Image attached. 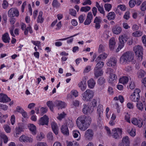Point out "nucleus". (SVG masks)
I'll return each instance as SVG.
<instances>
[{
  "label": "nucleus",
  "mask_w": 146,
  "mask_h": 146,
  "mask_svg": "<svg viewBox=\"0 0 146 146\" xmlns=\"http://www.w3.org/2000/svg\"><path fill=\"white\" fill-rule=\"evenodd\" d=\"M43 13L42 11H40L36 19V22L37 23L42 24L44 20V18L43 16Z\"/></svg>",
  "instance_id": "a211bd4d"
},
{
  "label": "nucleus",
  "mask_w": 146,
  "mask_h": 146,
  "mask_svg": "<svg viewBox=\"0 0 146 146\" xmlns=\"http://www.w3.org/2000/svg\"><path fill=\"white\" fill-rule=\"evenodd\" d=\"M8 15L10 17H18L19 15V12L17 9L13 8L9 11Z\"/></svg>",
  "instance_id": "1a4fd4ad"
},
{
  "label": "nucleus",
  "mask_w": 146,
  "mask_h": 146,
  "mask_svg": "<svg viewBox=\"0 0 146 146\" xmlns=\"http://www.w3.org/2000/svg\"><path fill=\"white\" fill-rule=\"evenodd\" d=\"M49 118L48 117L45 115L39 119L38 124L40 125H47L48 124Z\"/></svg>",
  "instance_id": "f8f14e48"
},
{
  "label": "nucleus",
  "mask_w": 146,
  "mask_h": 146,
  "mask_svg": "<svg viewBox=\"0 0 146 146\" xmlns=\"http://www.w3.org/2000/svg\"><path fill=\"white\" fill-rule=\"evenodd\" d=\"M28 127L32 134L35 135L36 133V126L33 124H30L28 125Z\"/></svg>",
  "instance_id": "bb28decb"
},
{
  "label": "nucleus",
  "mask_w": 146,
  "mask_h": 146,
  "mask_svg": "<svg viewBox=\"0 0 146 146\" xmlns=\"http://www.w3.org/2000/svg\"><path fill=\"white\" fill-rule=\"evenodd\" d=\"M91 8L88 6L82 7L80 9V11L82 12H87L89 11Z\"/></svg>",
  "instance_id": "09e8293b"
},
{
  "label": "nucleus",
  "mask_w": 146,
  "mask_h": 146,
  "mask_svg": "<svg viewBox=\"0 0 146 146\" xmlns=\"http://www.w3.org/2000/svg\"><path fill=\"white\" fill-rule=\"evenodd\" d=\"M127 131L131 136H134L135 135V129L134 128H132L131 129L128 130Z\"/></svg>",
  "instance_id": "79ce46f5"
},
{
  "label": "nucleus",
  "mask_w": 146,
  "mask_h": 146,
  "mask_svg": "<svg viewBox=\"0 0 146 146\" xmlns=\"http://www.w3.org/2000/svg\"><path fill=\"white\" fill-rule=\"evenodd\" d=\"M0 136L1 138L3 139L4 142L5 143H6L8 141V138L7 136L4 133H0Z\"/></svg>",
  "instance_id": "a19ab883"
},
{
  "label": "nucleus",
  "mask_w": 146,
  "mask_h": 146,
  "mask_svg": "<svg viewBox=\"0 0 146 146\" xmlns=\"http://www.w3.org/2000/svg\"><path fill=\"white\" fill-rule=\"evenodd\" d=\"M69 13L71 15L74 17L76 16V11L72 9H69Z\"/></svg>",
  "instance_id": "4d7b16f0"
},
{
  "label": "nucleus",
  "mask_w": 146,
  "mask_h": 146,
  "mask_svg": "<svg viewBox=\"0 0 146 146\" xmlns=\"http://www.w3.org/2000/svg\"><path fill=\"white\" fill-rule=\"evenodd\" d=\"M51 125L53 131L56 135H57L58 133V128L57 125L54 121L51 122Z\"/></svg>",
  "instance_id": "4be33fe9"
},
{
  "label": "nucleus",
  "mask_w": 146,
  "mask_h": 146,
  "mask_svg": "<svg viewBox=\"0 0 146 146\" xmlns=\"http://www.w3.org/2000/svg\"><path fill=\"white\" fill-rule=\"evenodd\" d=\"M71 94L74 96L76 97L78 96V93L76 90H73L71 92Z\"/></svg>",
  "instance_id": "bf43d9fd"
},
{
  "label": "nucleus",
  "mask_w": 146,
  "mask_h": 146,
  "mask_svg": "<svg viewBox=\"0 0 146 146\" xmlns=\"http://www.w3.org/2000/svg\"><path fill=\"white\" fill-rule=\"evenodd\" d=\"M55 104L58 109L64 108L66 105L64 102L59 101H56L55 102Z\"/></svg>",
  "instance_id": "c85d7f7f"
},
{
  "label": "nucleus",
  "mask_w": 146,
  "mask_h": 146,
  "mask_svg": "<svg viewBox=\"0 0 146 146\" xmlns=\"http://www.w3.org/2000/svg\"><path fill=\"white\" fill-rule=\"evenodd\" d=\"M96 6L98 8V11L100 13L103 15L104 16L105 15V12L102 6H100L98 2H96Z\"/></svg>",
  "instance_id": "7c9ffc66"
},
{
  "label": "nucleus",
  "mask_w": 146,
  "mask_h": 146,
  "mask_svg": "<svg viewBox=\"0 0 146 146\" xmlns=\"http://www.w3.org/2000/svg\"><path fill=\"white\" fill-rule=\"evenodd\" d=\"M52 5L54 7L58 8L60 7V4L57 0H54L52 3Z\"/></svg>",
  "instance_id": "49530a36"
},
{
  "label": "nucleus",
  "mask_w": 146,
  "mask_h": 146,
  "mask_svg": "<svg viewBox=\"0 0 146 146\" xmlns=\"http://www.w3.org/2000/svg\"><path fill=\"white\" fill-rule=\"evenodd\" d=\"M104 110L103 106L101 105H99L97 108V112L98 116V119L100 120L101 117L102 115Z\"/></svg>",
  "instance_id": "6ab92c4d"
},
{
  "label": "nucleus",
  "mask_w": 146,
  "mask_h": 146,
  "mask_svg": "<svg viewBox=\"0 0 146 146\" xmlns=\"http://www.w3.org/2000/svg\"><path fill=\"white\" fill-rule=\"evenodd\" d=\"M47 106L49 107L50 110L52 111L53 110V105L52 101H48L46 103Z\"/></svg>",
  "instance_id": "de8ad7c7"
},
{
  "label": "nucleus",
  "mask_w": 146,
  "mask_h": 146,
  "mask_svg": "<svg viewBox=\"0 0 146 146\" xmlns=\"http://www.w3.org/2000/svg\"><path fill=\"white\" fill-rule=\"evenodd\" d=\"M11 100L10 98L5 94L2 93L0 94V102H7L10 101Z\"/></svg>",
  "instance_id": "dca6fc26"
},
{
  "label": "nucleus",
  "mask_w": 146,
  "mask_h": 146,
  "mask_svg": "<svg viewBox=\"0 0 146 146\" xmlns=\"http://www.w3.org/2000/svg\"><path fill=\"white\" fill-rule=\"evenodd\" d=\"M72 135L74 138H78L77 140L78 141L80 138V134L78 130H74L72 131Z\"/></svg>",
  "instance_id": "473e14b6"
},
{
  "label": "nucleus",
  "mask_w": 146,
  "mask_h": 146,
  "mask_svg": "<svg viewBox=\"0 0 146 146\" xmlns=\"http://www.w3.org/2000/svg\"><path fill=\"white\" fill-rule=\"evenodd\" d=\"M146 74L145 71L142 70H139L137 74V76L138 78H141L144 77Z\"/></svg>",
  "instance_id": "72a5a7b5"
},
{
  "label": "nucleus",
  "mask_w": 146,
  "mask_h": 146,
  "mask_svg": "<svg viewBox=\"0 0 146 146\" xmlns=\"http://www.w3.org/2000/svg\"><path fill=\"white\" fill-rule=\"evenodd\" d=\"M122 142L126 145H129L130 141L129 137L127 136L123 137L122 139Z\"/></svg>",
  "instance_id": "4c0bfd02"
},
{
  "label": "nucleus",
  "mask_w": 146,
  "mask_h": 146,
  "mask_svg": "<svg viewBox=\"0 0 146 146\" xmlns=\"http://www.w3.org/2000/svg\"><path fill=\"white\" fill-rule=\"evenodd\" d=\"M97 64L96 65L94 69H100L104 66V63L102 61L99 60L98 61Z\"/></svg>",
  "instance_id": "f704fd0d"
},
{
  "label": "nucleus",
  "mask_w": 146,
  "mask_h": 146,
  "mask_svg": "<svg viewBox=\"0 0 146 146\" xmlns=\"http://www.w3.org/2000/svg\"><path fill=\"white\" fill-rule=\"evenodd\" d=\"M117 62L116 60L114 58H110L108 60L107 63L108 66L113 67L116 65Z\"/></svg>",
  "instance_id": "5701e85b"
},
{
  "label": "nucleus",
  "mask_w": 146,
  "mask_h": 146,
  "mask_svg": "<svg viewBox=\"0 0 146 146\" xmlns=\"http://www.w3.org/2000/svg\"><path fill=\"white\" fill-rule=\"evenodd\" d=\"M94 95V92L93 91L87 89L82 94L81 98L84 102H88L91 101Z\"/></svg>",
  "instance_id": "7ed1b4c3"
},
{
  "label": "nucleus",
  "mask_w": 146,
  "mask_h": 146,
  "mask_svg": "<svg viewBox=\"0 0 146 146\" xmlns=\"http://www.w3.org/2000/svg\"><path fill=\"white\" fill-rule=\"evenodd\" d=\"M3 128L4 129L5 131L7 133H10L11 130V127L7 125H5L3 126Z\"/></svg>",
  "instance_id": "c03bdc74"
},
{
  "label": "nucleus",
  "mask_w": 146,
  "mask_h": 146,
  "mask_svg": "<svg viewBox=\"0 0 146 146\" xmlns=\"http://www.w3.org/2000/svg\"><path fill=\"white\" fill-rule=\"evenodd\" d=\"M115 17V13L113 12H111L109 13L107 16L108 19L110 20L114 19Z\"/></svg>",
  "instance_id": "c9c22d12"
},
{
  "label": "nucleus",
  "mask_w": 146,
  "mask_h": 146,
  "mask_svg": "<svg viewBox=\"0 0 146 146\" xmlns=\"http://www.w3.org/2000/svg\"><path fill=\"white\" fill-rule=\"evenodd\" d=\"M134 54L130 51L127 52L123 53L121 56L120 63L123 64H126L128 62L132 61L134 59Z\"/></svg>",
  "instance_id": "f03ea898"
},
{
  "label": "nucleus",
  "mask_w": 146,
  "mask_h": 146,
  "mask_svg": "<svg viewBox=\"0 0 146 146\" xmlns=\"http://www.w3.org/2000/svg\"><path fill=\"white\" fill-rule=\"evenodd\" d=\"M105 50L104 47L102 44H100L99 46L98 52H101Z\"/></svg>",
  "instance_id": "774afa93"
},
{
  "label": "nucleus",
  "mask_w": 146,
  "mask_h": 146,
  "mask_svg": "<svg viewBox=\"0 0 146 146\" xmlns=\"http://www.w3.org/2000/svg\"><path fill=\"white\" fill-rule=\"evenodd\" d=\"M141 91L140 89L138 88H136L135 89L134 91L133 94L137 96V98L140 97L139 93Z\"/></svg>",
  "instance_id": "603ef678"
},
{
  "label": "nucleus",
  "mask_w": 146,
  "mask_h": 146,
  "mask_svg": "<svg viewBox=\"0 0 146 146\" xmlns=\"http://www.w3.org/2000/svg\"><path fill=\"white\" fill-rule=\"evenodd\" d=\"M133 50L137 57V60L141 61L143 58V47L140 45L135 46L133 48Z\"/></svg>",
  "instance_id": "20e7f679"
},
{
  "label": "nucleus",
  "mask_w": 146,
  "mask_h": 146,
  "mask_svg": "<svg viewBox=\"0 0 146 146\" xmlns=\"http://www.w3.org/2000/svg\"><path fill=\"white\" fill-rule=\"evenodd\" d=\"M136 106L137 108L140 110L142 111L143 108V104L141 102H138L136 103Z\"/></svg>",
  "instance_id": "5fc2aeb1"
},
{
  "label": "nucleus",
  "mask_w": 146,
  "mask_h": 146,
  "mask_svg": "<svg viewBox=\"0 0 146 146\" xmlns=\"http://www.w3.org/2000/svg\"><path fill=\"white\" fill-rule=\"evenodd\" d=\"M91 121V119L90 117L82 115L77 118L76 123L80 129L85 131L89 127Z\"/></svg>",
  "instance_id": "f257e3e1"
},
{
  "label": "nucleus",
  "mask_w": 146,
  "mask_h": 146,
  "mask_svg": "<svg viewBox=\"0 0 146 146\" xmlns=\"http://www.w3.org/2000/svg\"><path fill=\"white\" fill-rule=\"evenodd\" d=\"M108 54L106 53H103L100 55L96 58L95 61L97 62L98 61L101 60H103L106 59L108 56Z\"/></svg>",
  "instance_id": "c756f323"
},
{
  "label": "nucleus",
  "mask_w": 146,
  "mask_h": 146,
  "mask_svg": "<svg viewBox=\"0 0 146 146\" xmlns=\"http://www.w3.org/2000/svg\"><path fill=\"white\" fill-rule=\"evenodd\" d=\"M113 71L112 69L109 68H107L106 71V73L109 74L110 75L108 82L110 83H112L117 79V76L115 74L113 73Z\"/></svg>",
  "instance_id": "39448f33"
},
{
  "label": "nucleus",
  "mask_w": 146,
  "mask_h": 146,
  "mask_svg": "<svg viewBox=\"0 0 146 146\" xmlns=\"http://www.w3.org/2000/svg\"><path fill=\"white\" fill-rule=\"evenodd\" d=\"M93 18V16L91 12L88 13V14L86 18L84 23L85 25H89L91 22V20Z\"/></svg>",
  "instance_id": "f3484780"
},
{
  "label": "nucleus",
  "mask_w": 146,
  "mask_h": 146,
  "mask_svg": "<svg viewBox=\"0 0 146 146\" xmlns=\"http://www.w3.org/2000/svg\"><path fill=\"white\" fill-rule=\"evenodd\" d=\"M93 111V109H91L90 107L86 104H84L83 106L82 111L85 114L90 113Z\"/></svg>",
  "instance_id": "4468645a"
},
{
  "label": "nucleus",
  "mask_w": 146,
  "mask_h": 146,
  "mask_svg": "<svg viewBox=\"0 0 146 146\" xmlns=\"http://www.w3.org/2000/svg\"><path fill=\"white\" fill-rule=\"evenodd\" d=\"M21 29L23 30H25L24 34L25 35H27L29 31L30 33H32V30L30 25H29L28 27L26 28V25L24 23H21Z\"/></svg>",
  "instance_id": "ddd939ff"
},
{
  "label": "nucleus",
  "mask_w": 146,
  "mask_h": 146,
  "mask_svg": "<svg viewBox=\"0 0 146 146\" xmlns=\"http://www.w3.org/2000/svg\"><path fill=\"white\" fill-rule=\"evenodd\" d=\"M58 116L57 117V118L59 120H61L65 117L66 114L63 112L60 114H58Z\"/></svg>",
  "instance_id": "e2e57ef3"
},
{
  "label": "nucleus",
  "mask_w": 146,
  "mask_h": 146,
  "mask_svg": "<svg viewBox=\"0 0 146 146\" xmlns=\"http://www.w3.org/2000/svg\"><path fill=\"white\" fill-rule=\"evenodd\" d=\"M8 3L7 1L5 0L3 1V3L2 4V6L4 9H6L8 7Z\"/></svg>",
  "instance_id": "13d9d810"
},
{
  "label": "nucleus",
  "mask_w": 146,
  "mask_h": 146,
  "mask_svg": "<svg viewBox=\"0 0 146 146\" xmlns=\"http://www.w3.org/2000/svg\"><path fill=\"white\" fill-rule=\"evenodd\" d=\"M129 88L131 90H133L134 88L135 87V85L134 82L133 81H131L129 83Z\"/></svg>",
  "instance_id": "680f3d73"
},
{
  "label": "nucleus",
  "mask_w": 146,
  "mask_h": 146,
  "mask_svg": "<svg viewBox=\"0 0 146 146\" xmlns=\"http://www.w3.org/2000/svg\"><path fill=\"white\" fill-rule=\"evenodd\" d=\"M104 7L105 10L109 12L111 9L112 6L111 4H110L106 3L104 5Z\"/></svg>",
  "instance_id": "a18cd8bd"
},
{
  "label": "nucleus",
  "mask_w": 146,
  "mask_h": 146,
  "mask_svg": "<svg viewBox=\"0 0 146 146\" xmlns=\"http://www.w3.org/2000/svg\"><path fill=\"white\" fill-rule=\"evenodd\" d=\"M2 38L3 41L5 43H9L10 42V38L7 33H6L3 35Z\"/></svg>",
  "instance_id": "393cba45"
},
{
  "label": "nucleus",
  "mask_w": 146,
  "mask_h": 146,
  "mask_svg": "<svg viewBox=\"0 0 146 146\" xmlns=\"http://www.w3.org/2000/svg\"><path fill=\"white\" fill-rule=\"evenodd\" d=\"M122 130L119 128H114L112 131V137L115 139H117L122 134Z\"/></svg>",
  "instance_id": "0eeeda50"
},
{
  "label": "nucleus",
  "mask_w": 146,
  "mask_h": 146,
  "mask_svg": "<svg viewBox=\"0 0 146 146\" xmlns=\"http://www.w3.org/2000/svg\"><path fill=\"white\" fill-rule=\"evenodd\" d=\"M94 134L93 130L91 129H88L85 132L84 136L86 139L91 140L93 138Z\"/></svg>",
  "instance_id": "9b49d317"
},
{
  "label": "nucleus",
  "mask_w": 146,
  "mask_h": 146,
  "mask_svg": "<svg viewBox=\"0 0 146 146\" xmlns=\"http://www.w3.org/2000/svg\"><path fill=\"white\" fill-rule=\"evenodd\" d=\"M84 80H83V81L80 82L78 84V86L80 88V89L82 91H84L86 89L87 86L86 83V77L84 78Z\"/></svg>",
  "instance_id": "2eb2a0df"
},
{
  "label": "nucleus",
  "mask_w": 146,
  "mask_h": 146,
  "mask_svg": "<svg viewBox=\"0 0 146 146\" xmlns=\"http://www.w3.org/2000/svg\"><path fill=\"white\" fill-rule=\"evenodd\" d=\"M131 121L133 125L137 126L139 128L141 127L143 124V122L141 119L135 117L132 118L131 119Z\"/></svg>",
  "instance_id": "9d476101"
},
{
  "label": "nucleus",
  "mask_w": 146,
  "mask_h": 146,
  "mask_svg": "<svg viewBox=\"0 0 146 146\" xmlns=\"http://www.w3.org/2000/svg\"><path fill=\"white\" fill-rule=\"evenodd\" d=\"M96 84L95 81L93 78H91L88 81V86L91 89H93Z\"/></svg>",
  "instance_id": "b1692460"
},
{
  "label": "nucleus",
  "mask_w": 146,
  "mask_h": 146,
  "mask_svg": "<svg viewBox=\"0 0 146 146\" xmlns=\"http://www.w3.org/2000/svg\"><path fill=\"white\" fill-rule=\"evenodd\" d=\"M136 3L135 0H131L129 1V4L131 8H133L134 6Z\"/></svg>",
  "instance_id": "6e6d98bb"
},
{
  "label": "nucleus",
  "mask_w": 146,
  "mask_h": 146,
  "mask_svg": "<svg viewBox=\"0 0 146 146\" xmlns=\"http://www.w3.org/2000/svg\"><path fill=\"white\" fill-rule=\"evenodd\" d=\"M141 9L142 11H144L146 10V2H143L141 6Z\"/></svg>",
  "instance_id": "052dcab7"
},
{
  "label": "nucleus",
  "mask_w": 146,
  "mask_h": 146,
  "mask_svg": "<svg viewBox=\"0 0 146 146\" xmlns=\"http://www.w3.org/2000/svg\"><path fill=\"white\" fill-rule=\"evenodd\" d=\"M140 97H137L135 95L132 94L131 95L130 98L131 101L134 102H138Z\"/></svg>",
  "instance_id": "37998d69"
},
{
  "label": "nucleus",
  "mask_w": 146,
  "mask_h": 146,
  "mask_svg": "<svg viewBox=\"0 0 146 146\" xmlns=\"http://www.w3.org/2000/svg\"><path fill=\"white\" fill-rule=\"evenodd\" d=\"M105 83V80L104 78L101 77L99 78L98 80V83L102 86V88L104 87V84Z\"/></svg>",
  "instance_id": "e433bc0d"
},
{
  "label": "nucleus",
  "mask_w": 146,
  "mask_h": 146,
  "mask_svg": "<svg viewBox=\"0 0 146 146\" xmlns=\"http://www.w3.org/2000/svg\"><path fill=\"white\" fill-rule=\"evenodd\" d=\"M23 131V128L20 127H16L14 132V136L15 137H18L22 132Z\"/></svg>",
  "instance_id": "aec40b11"
},
{
  "label": "nucleus",
  "mask_w": 146,
  "mask_h": 146,
  "mask_svg": "<svg viewBox=\"0 0 146 146\" xmlns=\"http://www.w3.org/2000/svg\"><path fill=\"white\" fill-rule=\"evenodd\" d=\"M129 78L127 76H123L120 78L119 80V82L123 84H126L128 82Z\"/></svg>",
  "instance_id": "2f4dec72"
},
{
  "label": "nucleus",
  "mask_w": 146,
  "mask_h": 146,
  "mask_svg": "<svg viewBox=\"0 0 146 146\" xmlns=\"http://www.w3.org/2000/svg\"><path fill=\"white\" fill-rule=\"evenodd\" d=\"M44 134L43 133L41 132L40 134L37 135L36 137V139L38 141H40L44 138Z\"/></svg>",
  "instance_id": "8fccbe9b"
},
{
  "label": "nucleus",
  "mask_w": 146,
  "mask_h": 146,
  "mask_svg": "<svg viewBox=\"0 0 146 146\" xmlns=\"http://www.w3.org/2000/svg\"><path fill=\"white\" fill-rule=\"evenodd\" d=\"M122 31L121 27L117 26L114 27L112 29V31L113 33L116 35L119 34L121 33Z\"/></svg>",
  "instance_id": "cd10ccee"
},
{
  "label": "nucleus",
  "mask_w": 146,
  "mask_h": 146,
  "mask_svg": "<svg viewBox=\"0 0 146 146\" xmlns=\"http://www.w3.org/2000/svg\"><path fill=\"white\" fill-rule=\"evenodd\" d=\"M85 19V15H81L78 17V19L80 23H83Z\"/></svg>",
  "instance_id": "864d4df0"
},
{
  "label": "nucleus",
  "mask_w": 146,
  "mask_h": 146,
  "mask_svg": "<svg viewBox=\"0 0 146 146\" xmlns=\"http://www.w3.org/2000/svg\"><path fill=\"white\" fill-rule=\"evenodd\" d=\"M103 74V72L102 70L100 69H94V74L95 77L96 78L102 76Z\"/></svg>",
  "instance_id": "a878e982"
},
{
  "label": "nucleus",
  "mask_w": 146,
  "mask_h": 146,
  "mask_svg": "<svg viewBox=\"0 0 146 146\" xmlns=\"http://www.w3.org/2000/svg\"><path fill=\"white\" fill-rule=\"evenodd\" d=\"M61 131L64 135H69V130L67 124H64L61 127Z\"/></svg>",
  "instance_id": "412c9836"
},
{
  "label": "nucleus",
  "mask_w": 146,
  "mask_h": 146,
  "mask_svg": "<svg viewBox=\"0 0 146 146\" xmlns=\"http://www.w3.org/2000/svg\"><path fill=\"white\" fill-rule=\"evenodd\" d=\"M8 117L7 114L3 115L1 112H0V123H3L5 122V119Z\"/></svg>",
  "instance_id": "58836bf2"
},
{
  "label": "nucleus",
  "mask_w": 146,
  "mask_h": 146,
  "mask_svg": "<svg viewBox=\"0 0 146 146\" xmlns=\"http://www.w3.org/2000/svg\"><path fill=\"white\" fill-rule=\"evenodd\" d=\"M108 92L109 94L112 95L114 92V90L113 88L109 86L108 88Z\"/></svg>",
  "instance_id": "69168bd1"
},
{
  "label": "nucleus",
  "mask_w": 146,
  "mask_h": 146,
  "mask_svg": "<svg viewBox=\"0 0 146 146\" xmlns=\"http://www.w3.org/2000/svg\"><path fill=\"white\" fill-rule=\"evenodd\" d=\"M42 115L45 113L47 111V109L46 108L42 107L40 110Z\"/></svg>",
  "instance_id": "0e129e2a"
},
{
  "label": "nucleus",
  "mask_w": 146,
  "mask_h": 146,
  "mask_svg": "<svg viewBox=\"0 0 146 146\" xmlns=\"http://www.w3.org/2000/svg\"><path fill=\"white\" fill-rule=\"evenodd\" d=\"M130 116L127 113L125 115V119L126 121L129 123H130Z\"/></svg>",
  "instance_id": "338daca9"
},
{
  "label": "nucleus",
  "mask_w": 146,
  "mask_h": 146,
  "mask_svg": "<svg viewBox=\"0 0 146 146\" xmlns=\"http://www.w3.org/2000/svg\"><path fill=\"white\" fill-rule=\"evenodd\" d=\"M143 35V33L142 32L138 31H136L132 34V35L133 36L138 37L141 36Z\"/></svg>",
  "instance_id": "ea45409f"
},
{
  "label": "nucleus",
  "mask_w": 146,
  "mask_h": 146,
  "mask_svg": "<svg viewBox=\"0 0 146 146\" xmlns=\"http://www.w3.org/2000/svg\"><path fill=\"white\" fill-rule=\"evenodd\" d=\"M97 102L96 99H93L92 101L91 102V108H92V109H94L96 108L97 106Z\"/></svg>",
  "instance_id": "3c124183"
},
{
  "label": "nucleus",
  "mask_w": 146,
  "mask_h": 146,
  "mask_svg": "<svg viewBox=\"0 0 146 146\" xmlns=\"http://www.w3.org/2000/svg\"><path fill=\"white\" fill-rule=\"evenodd\" d=\"M128 39V36L125 34H123L119 36V44L118 48L121 49L124 46V44Z\"/></svg>",
  "instance_id": "423d86ee"
},
{
  "label": "nucleus",
  "mask_w": 146,
  "mask_h": 146,
  "mask_svg": "<svg viewBox=\"0 0 146 146\" xmlns=\"http://www.w3.org/2000/svg\"><path fill=\"white\" fill-rule=\"evenodd\" d=\"M19 141L21 142L24 143H31L33 142V138L29 137L28 136L25 135H22L19 138Z\"/></svg>",
  "instance_id": "6e6552de"
}]
</instances>
